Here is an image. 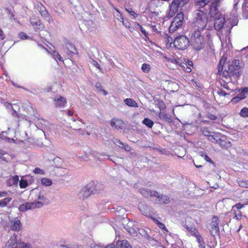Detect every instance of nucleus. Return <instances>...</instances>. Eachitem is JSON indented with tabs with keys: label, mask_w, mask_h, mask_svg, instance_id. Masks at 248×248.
<instances>
[{
	"label": "nucleus",
	"mask_w": 248,
	"mask_h": 248,
	"mask_svg": "<svg viewBox=\"0 0 248 248\" xmlns=\"http://www.w3.org/2000/svg\"><path fill=\"white\" fill-rule=\"evenodd\" d=\"M208 22L207 14L201 10L195 11L194 17L192 21V26L198 28V30L203 31Z\"/></svg>",
	"instance_id": "1"
},
{
	"label": "nucleus",
	"mask_w": 248,
	"mask_h": 248,
	"mask_svg": "<svg viewBox=\"0 0 248 248\" xmlns=\"http://www.w3.org/2000/svg\"><path fill=\"white\" fill-rule=\"evenodd\" d=\"M190 38L191 44L194 49L200 50L204 47L205 39L200 30H195L192 32Z\"/></svg>",
	"instance_id": "2"
},
{
	"label": "nucleus",
	"mask_w": 248,
	"mask_h": 248,
	"mask_svg": "<svg viewBox=\"0 0 248 248\" xmlns=\"http://www.w3.org/2000/svg\"><path fill=\"white\" fill-rule=\"evenodd\" d=\"M215 18L214 27L217 31H219L221 30L222 31H223L224 30L227 32L230 31L232 27V25L230 26H227V21H225V18L222 15L219 14L218 16Z\"/></svg>",
	"instance_id": "3"
},
{
	"label": "nucleus",
	"mask_w": 248,
	"mask_h": 248,
	"mask_svg": "<svg viewBox=\"0 0 248 248\" xmlns=\"http://www.w3.org/2000/svg\"><path fill=\"white\" fill-rule=\"evenodd\" d=\"M189 0H173L170 5V10L168 13V16L172 17L179 10L188 3Z\"/></svg>",
	"instance_id": "4"
},
{
	"label": "nucleus",
	"mask_w": 248,
	"mask_h": 248,
	"mask_svg": "<svg viewBox=\"0 0 248 248\" xmlns=\"http://www.w3.org/2000/svg\"><path fill=\"white\" fill-rule=\"evenodd\" d=\"M215 143H217L222 148L228 149L231 147V143L227 140L220 133H216L211 137Z\"/></svg>",
	"instance_id": "5"
},
{
	"label": "nucleus",
	"mask_w": 248,
	"mask_h": 248,
	"mask_svg": "<svg viewBox=\"0 0 248 248\" xmlns=\"http://www.w3.org/2000/svg\"><path fill=\"white\" fill-rule=\"evenodd\" d=\"M173 44L175 47L183 50L189 46V40L186 36H179L174 40Z\"/></svg>",
	"instance_id": "6"
},
{
	"label": "nucleus",
	"mask_w": 248,
	"mask_h": 248,
	"mask_svg": "<svg viewBox=\"0 0 248 248\" xmlns=\"http://www.w3.org/2000/svg\"><path fill=\"white\" fill-rule=\"evenodd\" d=\"M183 20L184 14L183 13L180 12L178 13L171 22V25L169 28V31L170 32H173L181 27L183 23Z\"/></svg>",
	"instance_id": "7"
},
{
	"label": "nucleus",
	"mask_w": 248,
	"mask_h": 248,
	"mask_svg": "<svg viewBox=\"0 0 248 248\" xmlns=\"http://www.w3.org/2000/svg\"><path fill=\"white\" fill-rule=\"evenodd\" d=\"M226 67L228 71H230V73L233 76L237 77L239 76V71L240 68L239 66V60H234L232 61L231 63L228 64Z\"/></svg>",
	"instance_id": "8"
},
{
	"label": "nucleus",
	"mask_w": 248,
	"mask_h": 248,
	"mask_svg": "<svg viewBox=\"0 0 248 248\" xmlns=\"http://www.w3.org/2000/svg\"><path fill=\"white\" fill-rule=\"evenodd\" d=\"M5 248H30L29 245L24 242H17L15 238H11L7 243Z\"/></svg>",
	"instance_id": "9"
},
{
	"label": "nucleus",
	"mask_w": 248,
	"mask_h": 248,
	"mask_svg": "<svg viewBox=\"0 0 248 248\" xmlns=\"http://www.w3.org/2000/svg\"><path fill=\"white\" fill-rule=\"evenodd\" d=\"M107 248H132V247L127 240H123L108 245Z\"/></svg>",
	"instance_id": "10"
},
{
	"label": "nucleus",
	"mask_w": 248,
	"mask_h": 248,
	"mask_svg": "<svg viewBox=\"0 0 248 248\" xmlns=\"http://www.w3.org/2000/svg\"><path fill=\"white\" fill-rule=\"evenodd\" d=\"M221 0H213V2L210 8L209 15L211 17L215 18L218 16V6L219 5Z\"/></svg>",
	"instance_id": "11"
},
{
	"label": "nucleus",
	"mask_w": 248,
	"mask_h": 248,
	"mask_svg": "<svg viewBox=\"0 0 248 248\" xmlns=\"http://www.w3.org/2000/svg\"><path fill=\"white\" fill-rule=\"evenodd\" d=\"M8 226L11 230L18 232L22 229V224L18 218H14L9 220Z\"/></svg>",
	"instance_id": "12"
},
{
	"label": "nucleus",
	"mask_w": 248,
	"mask_h": 248,
	"mask_svg": "<svg viewBox=\"0 0 248 248\" xmlns=\"http://www.w3.org/2000/svg\"><path fill=\"white\" fill-rule=\"evenodd\" d=\"M91 185H87L84 187L78 193L79 199L84 200L88 198L91 195L93 194V191L91 187Z\"/></svg>",
	"instance_id": "13"
},
{
	"label": "nucleus",
	"mask_w": 248,
	"mask_h": 248,
	"mask_svg": "<svg viewBox=\"0 0 248 248\" xmlns=\"http://www.w3.org/2000/svg\"><path fill=\"white\" fill-rule=\"evenodd\" d=\"M218 223L219 220L218 217L216 216H214L211 223V228L210 233L212 235L218 234L219 232V227L218 226Z\"/></svg>",
	"instance_id": "14"
},
{
	"label": "nucleus",
	"mask_w": 248,
	"mask_h": 248,
	"mask_svg": "<svg viewBox=\"0 0 248 248\" xmlns=\"http://www.w3.org/2000/svg\"><path fill=\"white\" fill-rule=\"evenodd\" d=\"M38 11L45 20H46L49 23L53 22L52 17L44 7L42 6V5L39 6Z\"/></svg>",
	"instance_id": "15"
},
{
	"label": "nucleus",
	"mask_w": 248,
	"mask_h": 248,
	"mask_svg": "<svg viewBox=\"0 0 248 248\" xmlns=\"http://www.w3.org/2000/svg\"><path fill=\"white\" fill-rule=\"evenodd\" d=\"M140 192L144 197L149 198L150 197H158V193L155 191H151L146 188H140Z\"/></svg>",
	"instance_id": "16"
},
{
	"label": "nucleus",
	"mask_w": 248,
	"mask_h": 248,
	"mask_svg": "<svg viewBox=\"0 0 248 248\" xmlns=\"http://www.w3.org/2000/svg\"><path fill=\"white\" fill-rule=\"evenodd\" d=\"M138 208L142 215L146 216L150 215L151 208L147 206L144 202H141L139 204Z\"/></svg>",
	"instance_id": "17"
},
{
	"label": "nucleus",
	"mask_w": 248,
	"mask_h": 248,
	"mask_svg": "<svg viewBox=\"0 0 248 248\" xmlns=\"http://www.w3.org/2000/svg\"><path fill=\"white\" fill-rule=\"evenodd\" d=\"M133 222L132 221H129L124 228L130 235L135 237L137 236L138 232L136 229L133 227Z\"/></svg>",
	"instance_id": "18"
},
{
	"label": "nucleus",
	"mask_w": 248,
	"mask_h": 248,
	"mask_svg": "<svg viewBox=\"0 0 248 248\" xmlns=\"http://www.w3.org/2000/svg\"><path fill=\"white\" fill-rule=\"evenodd\" d=\"M54 104L56 107H63L66 103V99L62 96L56 97L54 98Z\"/></svg>",
	"instance_id": "19"
},
{
	"label": "nucleus",
	"mask_w": 248,
	"mask_h": 248,
	"mask_svg": "<svg viewBox=\"0 0 248 248\" xmlns=\"http://www.w3.org/2000/svg\"><path fill=\"white\" fill-rule=\"evenodd\" d=\"M110 125L116 129L120 130L123 129L124 123L122 120L117 119L114 121L112 120L110 122Z\"/></svg>",
	"instance_id": "20"
},
{
	"label": "nucleus",
	"mask_w": 248,
	"mask_h": 248,
	"mask_svg": "<svg viewBox=\"0 0 248 248\" xmlns=\"http://www.w3.org/2000/svg\"><path fill=\"white\" fill-rule=\"evenodd\" d=\"M138 231L140 235L143 237L146 240L148 241L153 240V239L149 235V232H150V230H145L142 228H140L138 229Z\"/></svg>",
	"instance_id": "21"
},
{
	"label": "nucleus",
	"mask_w": 248,
	"mask_h": 248,
	"mask_svg": "<svg viewBox=\"0 0 248 248\" xmlns=\"http://www.w3.org/2000/svg\"><path fill=\"white\" fill-rule=\"evenodd\" d=\"M30 21L34 27L40 26L39 29H43L45 28L43 25H41V22L38 17H31Z\"/></svg>",
	"instance_id": "22"
},
{
	"label": "nucleus",
	"mask_w": 248,
	"mask_h": 248,
	"mask_svg": "<svg viewBox=\"0 0 248 248\" xmlns=\"http://www.w3.org/2000/svg\"><path fill=\"white\" fill-rule=\"evenodd\" d=\"M224 68V71L222 72V77L224 78V81L227 83L230 82L231 80V77L233 76L230 73V71H228L226 65H225Z\"/></svg>",
	"instance_id": "23"
},
{
	"label": "nucleus",
	"mask_w": 248,
	"mask_h": 248,
	"mask_svg": "<svg viewBox=\"0 0 248 248\" xmlns=\"http://www.w3.org/2000/svg\"><path fill=\"white\" fill-rule=\"evenodd\" d=\"M66 49L67 53L69 55L76 54L77 53V49H76L75 45L70 43H67L66 44Z\"/></svg>",
	"instance_id": "24"
},
{
	"label": "nucleus",
	"mask_w": 248,
	"mask_h": 248,
	"mask_svg": "<svg viewBox=\"0 0 248 248\" xmlns=\"http://www.w3.org/2000/svg\"><path fill=\"white\" fill-rule=\"evenodd\" d=\"M93 191V194H98L103 190V186L99 184L94 185L93 183H90Z\"/></svg>",
	"instance_id": "25"
},
{
	"label": "nucleus",
	"mask_w": 248,
	"mask_h": 248,
	"mask_svg": "<svg viewBox=\"0 0 248 248\" xmlns=\"http://www.w3.org/2000/svg\"><path fill=\"white\" fill-rule=\"evenodd\" d=\"M213 0H195V4L198 8H202Z\"/></svg>",
	"instance_id": "26"
},
{
	"label": "nucleus",
	"mask_w": 248,
	"mask_h": 248,
	"mask_svg": "<svg viewBox=\"0 0 248 248\" xmlns=\"http://www.w3.org/2000/svg\"><path fill=\"white\" fill-rule=\"evenodd\" d=\"M30 209H32L31 202H26L20 205L19 207V210L21 212H25Z\"/></svg>",
	"instance_id": "27"
},
{
	"label": "nucleus",
	"mask_w": 248,
	"mask_h": 248,
	"mask_svg": "<svg viewBox=\"0 0 248 248\" xmlns=\"http://www.w3.org/2000/svg\"><path fill=\"white\" fill-rule=\"evenodd\" d=\"M124 102L126 105L131 107H138L136 101L132 98H126L124 100Z\"/></svg>",
	"instance_id": "28"
},
{
	"label": "nucleus",
	"mask_w": 248,
	"mask_h": 248,
	"mask_svg": "<svg viewBox=\"0 0 248 248\" xmlns=\"http://www.w3.org/2000/svg\"><path fill=\"white\" fill-rule=\"evenodd\" d=\"M158 197H157V198L158 199V201L161 203L168 204L170 202V198L167 196L160 195L158 194Z\"/></svg>",
	"instance_id": "29"
},
{
	"label": "nucleus",
	"mask_w": 248,
	"mask_h": 248,
	"mask_svg": "<svg viewBox=\"0 0 248 248\" xmlns=\"http://www.w3.org/2000/svg\"><path fill=\"white\" fill-rule=\"evenodd\" d=\"M202 134L204 136L208 137V140L212 142H214V140L211 139V137L213 135H211L210 134L211 133V132L209 131V130L207 128H203L202 129Z\"/></svg>",
	"instance_id": "30"
},
{
	"label": "nucleus",
	"mask_w": 248,
	"mask_h": 248,
	"mask_svg": "<svg viewBox=\"0 0 248 248\" xmlns=\"http://www.w3.org/2000/svg\"><path fill=\"white\" fill-rule=\"evenodd\" d=\"M226 61V58H222L218 65V74H221L223 70V66Z\"/></svg>",
	"instance_id": "31"
},
{
	"label": "nucleus",
	"mask_w": 248,
	"mask_h": 248,
	"mask_svg": "<svg viewBox=\"0 0 248 248\" xmlns=\"http://www.w3.org/2000/svg\"><path fill=\"white\" fill-rule=\"evenodd\" d=\"M152 219L157 225L158 227L160 229L163 230V231L166 232H168L167 228L166 227L165 225L163 223L160 222L158 220L155 219V218L152 217Z\"/></svg>",
	"instance_id": "32"
},
{
	"label": "nucleus",
	"mask_w": 248,
	"mask_h": 248,
	"mask_svg": "<svg viewBox=\"0 0 248 248\" xmlns=\"http://www.w3.org/2000/svg\"><path fill=\"white\" fill-rule=\"evenodd\" d=\"M12 201V198L10 197L5 198L4 199L0 200V207H4Z\"/></svg>",
	"instance_id": "33"
},
{
	"label": "nucleus",
	"mask_w": 248,
	"mask_h": 248,
	"mask_svg": "<svg viewBox=\"0 0 248 248\" xmlns=\"http://www.w3.org/2000/svg\"><path fill=\"white\" fill-rule=\"evenodd\" d=\"M41 183L45 186H50L52 184V181L51 179L47 178H44L41 180Z\"/></svg>",
	"instance_id": "34"
},
{
	"label": "nucleus",
	"mask_w": 248,
	"mask_h": 248,
	"mask_svg": "<svg viewBox=\"0 0 248 248\" xmlns=\"http://www.w3.org/2000/svg\"><path fill=\"white\" fill-rule=\"evenodd\" d=\"M142 123L149 128H152L154 125L153 121L147 118L143 120Z\"/></svg>",
	"instance_id": "35"
},
{
	"label": "nucleus",
	"mask_w": 248,
	"mask_h": 248,
	"mask_svg": "<svg viewBox=\"0 0 248 248\" xmlns=\"http://www.w3.org/2000/svg\"><path fill=\"white\" fill-rule=\"evenodd\" d=\"M248 92V88H245L241 91V93L237 94V96L240 98V99H244L246 98Z\"/></svg>",
	"instance_id": "36"
},
{
	"label": "nucleus",
	"mask_w": 248,
	"mask_h": 248,
	"mask_svg": "<svg viewBox=\"0 0 248 248\" xmlns=\"http://www.w3.org/2000/svg\"><path fill=\"white\" fill-rule=\"evenodd\" d=\"M32 209L41 208L44 205V202H31Z\"/></svg>",
	"instance_id": "37"
},
{
	"label": "nucleus",
	"mask_w": 248,
	"mask_h": 248,
	"mask_svg": "<svg viewBox=\"0 0 248 248\" xmlns=\"http://www.w3.org/2000/svg\"><path fill=\"white\" fill-rule=\"evenodd\" d=\"M151 69L150 65L147 63H143L141 66L142 71L146 73H148Z\"/></svg>",
	"instance_id": "38"
},
{
	"label": "nucleus",
	"mask_w": 248,
	"mask_h": 248,
	"mask_svg": "<svg viewBox=\"0 0 248 248\" xmlns=\"http://www.w3.org/2000/svg\"><path fill=\"white\" fill-rule=\"evenodd\" d=\"M239 114L243 117H248V108L246 107L243 108Z\"/></svg>",
	"instance_id": "39"
},
{
	"label": "nucleus",
	"mask_w": 248,
	"mask_h": 248,
	"mask_svg": "<svg viewBox=\"0 0 248 248\" xmlns=\"http://www.w3.org/2000/svg\"><path fill=\"white\" fill-rule=\"evenodd\" d=\"M89 62L90 63H91L93 66H94V67H96L97 69H98L99 70H101V67L100 66V65L99 64L96 62L95 61V60H94L93 59L91 58L89 60Z\"/></svg>",
	"instance_id": "40"
},
{
	"label": "nucleus",
	"mask_w": 248,
	"mask_h": 248,
	"mask_svg": "<svg viewBox=\"0 0 248 248\" xmlns=\"http://www.w3.org/2000/svg\"><path fill=\"white\" fill-rule=\"evenodd\" d=\"M238 184L241 187L248 188V181L240 180Z\"/></svg>",
	"instance_id": "41"
},
{
	"label": "nucleus",
	"mask_w": 248,
	"mask_h": 248,
	"mask_svg": "<svg viewBox=\"0 0 248 248\" xmlns=\"http://www.w3.org/2000/svg\"><path fill=\"white\" fill-rule=\"evenodd\" d=\"M19 186L20 188H25L28 186V182L26 180L21 179L19 182Z\"/></svg>",
	"instance_id": "42"
},
{
	"label": "nucleus",
	"mask_w": 248,
	"mask_h": 248,
	"mask_svg": "<svg viewBox=\"0 0 248 248\" xmlns=\"http://www.w3.org/2000/svg\"><path fill=\"white\" fill-rule=\"evenodd\" d=\"M112 141L114 144H115L116 145L118 146L120 148H121V146L123 145L124 143H123L122 141H121L119 140H118L117 139H114L112 140Z\"/></svg>",
	"instance_id": "43"
},
{
	"label": "nucleus",
	"mask_w": 248,
	"mask_h": 248,
	"mask_svg": "<svg viewBox=\"0 0 248 248\" xmlns=\"http://www.w3.org/2000/svg\"><path fill=\"white\" fill-rule=\"evenodd\" d=\"M201 155L204 158V159L208 162L213 163L211 159L206 154L203 153H202Z\"/></svg>",
	"instance_id": "44"
},
{
	"label": "nucleus",
	"mask_w": 248,
	"mask_h": 248,
	"mask_svg": "<svg viewBox=\"0 0 248 248\" xmlns=\"http://www.w3.org/2000/svg\"><path fill=\"white\" fill-rule=\"evenodd\" d=\"M53 57L55 59V60H58L60 61H62V57L58 52H54L53 54Z\"/></svg>",
	"instance_id": "45"
},
{
	"label": "nucleus",
	"mask_w": 248,
	"mask_h": 248,
	"mask_svg": "<svg viewBox=\"0 0 248 248\" xmlns=\"http://www.w3.org/2000/svg\"><path fill=\"white\" fill-rule=\"evenodd\" d=\"M33 172L36 174H40L42 175H44L45 174V171L39 168H36L34 170Z\"/></svg>",
	"instance_id": "46"
},
{
	"label": "nucleus",
	"mask_w": 248,
	"mask_h": 248,
	"mask_svg": "<svg viewBox=\"0 0 248 248\" xmlns=\"http://www.w3.org/2000/svg\"><path fill=\"white\" fill-rule=\"evenodd\" d=\"M61 248H78L75 244H69L67 245H62Z\"/></svg>",
	"instance_id": "47"
},
{
	"label": "nucleus",
	"mask_w": 248,
	"mask_h": 248,
	"mask_svg": "<svg viewBox=\"0 0 248 248\" xmlns=\"http://www.w3.org/2000/svg\"><path fill=\"white\" fill-rule=\"evenodd\" d=\"M11 181H12V183L13 185H16L18 182L19 177L17 175L15 176L14 177H13Z\"/></svg>",
	"instance_id": "48"
},
{
	"label": "nucleus",
	"mask_w": 248,
	"mask_h": 248,
	"mask_svg": "<svg viewBox=\"0 0 248 248\" xmlns=\"http://www.w3.org/2000/svg\"><path fill=\"white\" fill-rule=\"evenodd\" d=\"M242 99H240V98L239 97H238L237 95L235 97H233L232 100H231V102L232 103H238L239 102L240 100H241Z\"/></svg>",
	"instance_id": "49"
},
{
	"label": "nucleus",
	"mask_w": 248,
	"mask_h": 248,
	"mask_svg": "<svg viewBox=\"0 0 248 248\" xmlns=\"http://www.w3.org/2000/svg\"><path fill=\"white\" fill-rule=\"evenodd\" d=\"M121 148L124 149L126 151H129L131 149V147L128 144L124 143L123 144Z\"/></svg>",
	"instance_id": "50"
},
{
	"label": "nucleus",
	"mask_w": 248,
	"mask_h": 248,
	"mask_svg": "<svg viewBox=\"0 0 248 248\" xmlns=\"http://www.w3.org/2000/svg\"><path fill=\"white\" fill-rule=\"evenodd\" d=\"M11 114L13 117L19 118V115L16 112V111L13 108H12V109H11Z\"/></svg>",
	"instance_id": "51"
},
{
	"label": "nucleus",
	"mask_w": 248,
	"mask_h": 248,
	"mask_svg": "<svg viewBox=\"0 0 248 248\" xmlns=\"http://www.w3.org/2000/svg\"><path fill=\"white\" fill-rule=\"evenodd\" d=\"M244 206V204H242L241 203L238 202V203H236L235 204V205L233 206L232 208H233L234 207H235L236 208L239 209L242 208Z\"/></svg>",
	"instance_id": "52"
},
{
	"label": "nucleus",
	"mask_w": 248,
	"mask_h": 248,
	"mask_svg": "<svg viewBox=\"0 0 248 248\" xmlns=\"http://www.w3.org/2000/svg\"><path fill=\"white\" fill-rule=\"evenodd\" d=\"M19 37L21 39H27V38H29V37L27 36V35L23 32H20L19 34Z\"/></svg>",
	"instance_id": "53"
},
{
	"label": "nucleus",
	"mask_w": 248,
	"mask_h": 248,
	"mask_svg": "<svg viewBox=\"0 0 248 248\" xmlns=\"http://www.w3.org/2000/svg\"><path fill=\"white\" fill-rule=\"evenodd\" d=\"M127 11L131 16H133L135 18L138 16V15L131 9H130L129 10L127 9Z\"/></svg>",
	"instance_id": "54"
},
{
	"label": "nucleus",
	"mask_w": 248,
	"mask_h": 248,
	"mask_svg": "<svg viewBox=\"0 0 248 248\" xmlns=\"http://www.w3.org/2000/svg\"><path fill=\"white\" fill-rule=\"evenodd\" d=\"M234 214H235V216L234 217V218H235L236 219H237L238 220L241 219V217H242V213L241 212L239 211L238 214H236V213H235Z\"/></svg>",
	"instance_id": "55"
},
{
	"label": "nucleus",
	"mask_w": 248,
	"mask_h": 248,
	"mask_svg": "<svg viewBox=\"0 0 248 248\" xmlns=\"http://www.w3.org/2000/svg\"><path fill=\"white\" fill-rule=\"evenodd\" d=\"M5 10L7 12V13L10 15V18H14V14L12 13V11L11 9H9V8H6L5 9Z\"/></svg>",
	"instance_id": "56"
},
{
	"label": "nucleus",
	"mask_w": 248,
	"mask_h": 248,
	"mask_svg": "<svg viewBox=\"0 0 248 248\" xmlns=\"http://www.w3.org/2000/svg\"><path fill=\"white\" fill-rule=\"evenodd\" d=\"M38 199L40 200V202H43L44 203L46 202L47 199L43 195H41L40 194L38 196Z\"/></svg>",
	"instance_id": "57"
},
{
	"label": "nucleus",
	"mask_w": 248,
	"mask_h": 248,
	"mask_svg": "<svg viewBox=\"0 0 248 248\" xmlns=\"http://www.w3.org/2000/svg\"><path fill=\"white\" fill-rule=\"evenodd\" d=\"M90 247V248H101V247L100 245L94 243L91 244ZM105 248H107V246L105 247Z\"/></svg>",
	"instance_id": "58"
},
{
	"label": "nucleus",
	"mask_w": 248,
	"mask_h": 248,
	"mask_svg": "<svg viewBox=\"0 0 248 248\" xmlns=\"http://www.w3.org/2000/svg\"><path fill=\"white\" fill-rule=\"evenodd\" d=\"M4 105L8 109H12V108H13L11 104L8 102H4Z\"/></svg>",
	"instance_id": "59"
},
{
	"label": "nucleus",
	"mask_w": 248,
	"mask_h": 248,
	"mask_svg": "<svg viewBox=\"0 0 248 248\" xmlns=\"http://www.w3.org/2000/svg\"><path fill=\"white\" fill-rule=\"evenodd\" d=\"M218 94L220 95V96H226L227 95H228V94L226 93L225 91H224L223 90H219L218 92Z\"/></svg>",
	"instance_id": "60"
},
{
	"label": "nucleus",
	"mask_w": 248,
	"mask_h": 248,
	"mask_svg": "<svg viewBox=\"0 0 248 248\" xmlns=\"http://www.w3.org/2000/svg\"><path fill=\"white\" fill-rule=\"evenodd\" d=\"M166 38H167L168 42L170 44H171L174 41L173 38L172 37L169 36L168 35L166 34Z\"/></svg>",
	"instance_id": "61"
},
{
	"label": "nucleus",
	"mask_w": 248,
	"mask_h": 248,
	"mask_svg": "<svg viewBox=\"0 0 248 248\" xmlns=\"http://www.w3.org/2000/svg\"><path fill=\"white\" fill-rule=\"evenodd\" d=\"M139 27H140V30L141 31V32L144 34L145 35V36L146 35V34H147L146 31L143 28L142 26L140 25H139Z\"/></svg>",
	"instance_id": "62"
},
{
	"label": "nucleus",
	"mask_w": 248,
	"mask_h": 248,
	"mask_svg": "<svg viewBox=\"0 0 248 248\" xmlns=\"http://www.w3.org/2000/svg\"><path fill=\"white\" fill-rule=\"evenodd\" d=\"M7 195H8V193L6 191H0V198L6 197Z\"/></svg>",
	"instance_id": "63"
},
{
	"label": "nucleus",
	"mask_w": 248,
	"mask_h": 248,
	"mask_svg": "<svg viewBox=\"0 0 248 248\" xmlns=\"http://www.w3.org/2000/svg\"><path fill=\"white\" fill-rule=\"evenodd\" d=\"M5 38V35L3 33L2 31L0 29V39L3 40Z\"/></svg>",
	"instance_id": "64"
}]
</instances>
